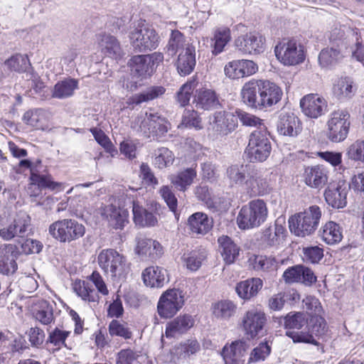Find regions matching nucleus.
Instances as JSON below:
<instances>
[{"label":"nucleus","instance_id":"obj_33","mask_svg":"<svg viewBox=\"0 0 364 364\" xmlns=\"http://www.w3.org/2000/svg\"><path fill=\"white\" fill-rule=\"evenodd\" d=\"M263 282L259 278H252L239 282L235 290L237 295L244 300L255 296L262 288Z\"/></svg>","mask_w":364,"mask_h":364},{"label":"nucleus","instance_id":"obj_30","mask_svg":"<svg viewBox=\"0 0 364 364\" xmlns=\"http://www.w3.org/2000/svg\"><path fill=\"white\" fill-rule=\"evenodd\" d=\"M257 65L252 60H238L229 63V77L239 79L255 74Z\"/></svg>","mask_w":364,"mask_h":364},{"label":"nucleus","instance_id":"obj_12","mask_svg":"<svg viewBox=\"0 0 364 364\" xmlns=\"http://www.w3.org/2000/svg\"><path fill=\"white\" fill-rule=\"evenodd\" d=\"M277 58L285 65L301 63L305 58L303 47L295 40L284 39L274 48Z\"/></svg>","mask_w":364,"mask_h":364},{"label":"nucleus","instance_id":"obj_57","mask_svg":"<svg viewBox=\"0 0 364 364\" xmlns=\"http://www.w3.org/2000/svg\"><path fill=\"white\" fill-rule=\"evenodd\" d=\"M31 179L33 183H36L41 188H48L51 191L59 190L61 188L62 183L55 182L50 176L38 175L32 173Z\"/></svg>","mask_w":364,"mask_h":364},{"label":"nucleus","instance_id":"obj_62","mask_svg":"<svg viewBox=\"0 0 364 364\" xmlns=\"http://www.w3.org/2000/svg\"><path fill=\"white\" fill-rule=\"evenodd\" d=\"M271 352V347L267 342L261 343L251 352L248 363L264 360Z\"/></svg>","mask_w":364,"mask_h":364},{"label":"nucleus","instance_id":"obj_8","mask_svg":"<svg viewBox=\"0 0 364 364\" xmlns=\"http://www.w3.org/2000/svg\"><path fill=\"white\" fill-rule=\"evenodd\" d=\"M49 233L60 242H70L82 237L85 228L75 219H62L50 225Z\"/></svg>","mask_w":364,"mask_h":364},{"label":"nucleus","instance_id":"obj_13","mask_svg":"<svg viewBox=\"0 0 364 364\" xmlns=\"http://www.w3.org/2000/svg\"><path fill=\"white\" fill-rule=\"evenodd\" d=\"M267 321L266 314L261 307L254 306L250 309L242 320L245 334L250 338L262 336Z\"/></svg>","mask_w":364,"mask_h":364},{"label":"nucleus","instance_id":"obj_49","mask_svg":"<svg viewBox=\"0 0 364 364\" xmlns=\"http://www.w3.org/2000/svg\"><path fill=\"white\" fill-rule=\"evenodd\" d=\"M247 345L245 341H235L230 346L229 364H243L244 356L247 349Z\"/></svg>","mask_w":364,"mask_h":364},{"label":"nucleus","instance_id":"obj_5","mask_svg":"<svg viewBox=\"0 0 364 364\" xmlns=\"http://www.w3.org/2000/svg\"><path fill=\"white\" fill-rule=\"evenodd\" d=\"M268 216V209L263 200H251L244 205L237 217V223L240 229L248 230L260 226Z\"/></svg>","mask_w":364,"mask_h":364},{"label":"nucleus","instance_id":"obj_15","mask_svg":"<svg viewBox=\"0 0 364 364\" xmlns=\"http://www.w3.org/2000/svg\"><path fill=\"white\" fill-rule=\"evenodd\" d=\"M284 321V327L287 329L286 335L291 338L294 342L311 343V336L306 334L304 331L295 332L294 330H301L303 328L306 330L307 318L304 313H289L284 318H280V321Z\"/></svg>","mask_w":364,"mask_h":364},{"label":"nucleus","instance_id":"obj_60","mask_svg":"<svg viewBox=\"0 0 364 364\" xmlns=\"http://www.w3.org/2000/svg\"><path fill=\"white\" fill-rule=\"evenodd\" d=\"M213 41V49L212 52L213 54L216 55L223 50L228 43V30L226 28L216 30Z\"/></svg>","mask_w":364,"mask_h":364},{"label":"nucleus","instance_id":"obj_52","mask_svg":"<svg viewBox=\"0 0 364 364\" xmlns=\"http://www.w3.org/2000/svg\"><path fill=\"white\" fill-rule=\"evenodd\" d=\"M252 265L255 270L271 271L276 269L277 262L275 258L264 255L255 256L252 260Z\"/></svg>","mask_w":364,"mask_h":364},{"label":"nucleus","instance_id":"obj_63","mask_svg":"<svg viewBox=\"0 0 364 364\" xmlns=\"http://www.w3.org/2000/svg\"><path fill=\"white\" fill-rule=\"evenodd\" d=\"M138 357L132 350L123 349L117 355L116 364H140Z\"/></svg>","mask_w":364,"mask_h":364},{"label":"nucleus","instance_id":"obj_26","mask_svg":"<svg viewBox=\"0 0 364 364\" xmlns=\"http://www.w3.org/2000/svg\"><path fill=\"white\" fill-rule=\"evenodd\" d=\"M97 44L102 53L112 58L121 57L122 50L119 41L113 36L100 33L97 36Z\"/></svg>","mask_w":364,"mask_h":364},{"label":"nucleus","instance_id":"obj_34","mask_svg":"<svg viewBox=\"0 0 364 364\" xmlns=\"http://www.w3.org/2000/svg\"><path fill=\"white\" fill-rule=\"evenodd\" d=\"M188 225L193 233L205 235L213 227V220L206 214L197 212L188 218Z\"/></svg>","mask_w":364,"mask_h":364},{"label":"nucleus","instance_id":"obj_64","mask_svg":"<svg viewBox=\"0 0 364 364\" xmlns=\"http://www.w3.org/2000/svg\"><path fill=\"white\" fill-rule=\"evenodd\" d=\"M352 35L355 39V48L352 51L353 57L360 62L364 66V46L362 44L361 32L355 28L352 30Z\"/></svg>","mask_w":364,"mask_h":364},{"label":"nucleus","instance_id":"obj_45","mask_svg":"<svg viewBox=\"0 0 364 364\" xmlns=\"http://www.w3.org/2000/svg\"><path fill=\"white\" fill-rule=\"evenodd\" d=\"M173 161V154L166 147L158 148L154 152L153 164L156 168L163 169L171 166Z\"/></svg>","mask_w":364,"mask_h":364},{"label":"nucleus","instance_id":"obj_31","mask_svg":"<svg viewBox=\"0 0 364 364\" xmlns=\"http://www.w3.org/2000/svg\"><path fill=\"white\" fill-rule=\"evenodd\" d=\"M128 66L131 74L136 77H144L153 72V68L150 65V59L148 55H145L132 56L128 62Z\"/></svg>","mask_w":364,"mask_h":364},{"label":"nucleus","instance_id":"obj_9","mask_svg":"<svg viewBox=\"0 0 364 364\" xmlns=\"http://www.w3.org/2000/svg\"><path fill=\"white\" fill-rule=\"evenodd\" d=\"M350 125V114L346 109L331 112L326 122V136L332 142L344 141L348 134Z\"/></svg>","mask_w":364,"mask_h":364},{"label":"nucleus","instance_id":"obj_27","mask_svg":"<svg viewBox=\"0 0 364 364\" xmlns=\"http://www.w3.org/2000/svg\"><path fill=\"white\" fill-rule=\"evenodd\" d=\"M356 90L350 77H339L335 80L333 84L332 93L338 100L345 101L350 99L355 95Z\"/></svg>","mask_w":364,"mask_h":364},{"label":"nucleus","instance_id":"obj_53","mask_svg":"<svg viewBox=\"0 0 364 364\" xmlns=\"http://www.w3.org/2000/svg\"><path fill=\"white\" fill-rule=\"evenodd\" d=\"M159 193L169 210L173 213L176 218L178 220L180 214L177 212L178 200L171 188L168 186H163L159 190Z\"/></svg>","mask_w":364,"mask_h":364},{"label":"nucleus","instance_id":"obj_55","mask_svg":"<svg viewBox=\"0 0 364 364\" xmlns=\"http://www.w3.org/2000/svg\"><path fill=\"white\" fill-rule=\"evenodd\" d=\"M109 333L111 336H119L124 339H130L132 336V332L128 325L118 320H112L109 323Z\"/></svg>","mask_w":364,"mask_h":364},{"label":"nucleus","instance_id":"obj_59","mask_svg":"<svg viewBox=\"0 0 364 364\" xmlns=\"http://www.w3.org/2000/svg\"><path fill=\"white\" fill-rule=\"evenodd\" d=\"M193 127L196 129H202L201 121L194 110L186 109L183 114L181 123L178 127Z\"/></svg>","mask_w":364,"mask_h":364},{"label":"nucleus","instance_id":"obj_29","mask_svg":"<svg viewBox=\"0 0 364 364\" xmlns=\"http://www.w3.org/2000/svg\"><path fill=\"white\" fill-rule=\"evenodd\" d=\"M142 278L144 284L151 288L162 287L168 279L167 272L159 267H149L142 272Z\"/></svg>","mask_w":364,"mask_h":364},{"label":"nucleus","instance_id":"obj_20","mask_svg":"<svg viewBox=\"0 0 364 364\" xmlns=\"http://www.w3.org/2000/svg\"><path fill=\"white\" fill-rule=\"evenodd\" d=\"M299 117L292 112H282L277 123L278 132L284 136H295L301 131Z\"/></svg>","mask_w":364,"mask_h":364},{"label":"nucleus","instance_id":"obj_56","mask_svg":"<svg viewBox=\"0 0 364 364\" xmlns=\"http://www.w3.org/2000/svg\"><path fill=\"white\" fill-rule=\"evenodd\" d=\"M198 82L196 79H192L183 84L177 92V100L181 106L184 107L189 103L193 90Z\"/></svg>","mask_w":364,"mask_h":364},{"label":"nucleus","instance_id":"obj_58","mask_svg":"<svg viewBox=\"0 0 364 364\" xmlns=\"http://www.w3.org/2000/svg\"><path fill=\"white\" fill-rule=\"evenodd\" d=\"M323 257V250L318 246L303 248V260L306 263L317 264Z\"/></svg>","mask_w":364,"mask_h":364},{"label":"nucleus","instance_id":"obj_17","mask_svg":"<svg viewBox=\"0 0 364 364\" xmlns=\"http://www.w3.org/2000/svg\"><path fill=\"white\" fill-rule=\"evenodd\" d=\"M135 252L142 259H156L163 254V247L156 240L146 237L145 235L139 234L135 238Z\"/></svg>","mask_w":364,"mask_h":364},{"label":"nucleus","instance_id":"obj_44","mask_svg":"<svg viewBox=\"0 0 364 364\" xmlns=\"http://www.w3.org/2000/svg\"><path fill=\"white\" fill-rule=\"evenodd\" d=\"M73 290L82 300L88 302H97L98 295L89 283L85 281H76L73 284Z\"/></svg>","mask_w":364,"mask_h":364},{"label":"nucleus","instance_id":"obj_39","mask_svg":"<svg viewBox=\"0 0 364 364\" xmlns=\"http://www.w3.org/2000/svg\"><path fill=\"white\" fill-rule=\"evenodd\" d=\"M205 258L206 253L203 250H195L185 252L181 257V260L188 270L196 272L201 267Z\"/></svg>","mask_w":364,"mask_h":364},{"label":"nucleus","instance_id":"obj_6","mask_svg":"<svg viewBox=\"0 0 364 364\" xmlns=\"http://www.w3.org/2000/svg\"><path fill=\"white\" fill-rule=\"evenodd\" d=\"M129 38L134 50L140 53L155 50L160 43L156 30L141 21L131 28Z\"/></svg>","mask_w":364,"mask_h":364},{"label":"nucleus","instance_id":"obj_14","mask_svg":"<svg viewBox=\"0 0 364 364\" xmlns=\"http://www.w3.org/2000/svg\"><path fill=\"white\" fill-rule=\"evenodd\" d=\"M31 232L30 216L25 212H19L7 227L0 229V237L4 240H11L15 237L25 238Z\"/></svg>","mask_w":364,"mask_h":364},{"label":"nucleus","instance_id":"obj_2","mask_svg":"<svg viewBox=\"0 0 364 364\" xmlns=\"http://www.w3.org/2000/svg\"><path fill=\"white\" fill-rule=\"evenodd\" d=\"M168 121L158 112H146L136 117L131 122V128L146 137L164 136L170 129Z\"/></svg>","mask_w":364,"mask_h":364},{"label":"nucleus","instance_id":"obj_36","mask_svg":"<svg viewBox=\"0 0 364 364\" xmlns=\"http://www.w3.org/2000/svg\"><path fill=\"white\" fill-rule=\"evenodd\" d=\"M132 213L134 222L136 225L139 227H153L158 223L155 215L146 210L137 202H133Z\"/></svg>","mask_w":364,"mask_h":364},{"label":"nucleus","instance_id":"obj_18","mask_svg":"<svg viewBox=\"0 0 364 364\" xmlns=\"http://www.w3.org/2000/svg\"><path fill=\"white\" fill-rule=\"evenodd\" d=\"M300 107L306 116L316 119L324 114L327 102L317 94H309L301 99Z\"/></svg>","mask_w":364,"mask_h":364},{"label":"nucleus","instance_id":"obj_48","mask_svg":"<svg viewBox=\"0 0 364 364\" xmlns=\"http://www.w3.org/2000/svg\"><path fill=\"white\" fill-rule=\"evenodd\" d=\"M5 65L10 71L17 73H24L31 66V63L27 55L22 54H15L7 59Z\"/></svg>","mask_w":364,"mask_h":364},{"label":"nucleus","instance_id":"obj_11","mask_svg":"<svg viewBox=\"0 0 364 364\" xmlns=\"http://www.w3.org/2000/svg\"><path fill=\"white\" fill-rule=\"evenodd\" d=\"M184 293L179 289H169L159 297L157 312L161 318L173 317L184 305Z\"/></svg>","mask_w":364,"mask_h":364},{"label":"nucleus","instance_id":"obj_7","mask_svg":"<svg viewBox=\"0 0 364 364\" xmlns=\"http://www.w3.org/2000/svg\"><path fill=\"white\" fill-rule=\"evenodd\" d=\"M268 136L266 127L255 130L250 135L245 153L251 162H262L269 157L272 146Z\"/></svg>","mask_w":364,"mask_h":364},{"label":"nucleus","instance_id":"obj_41","mask_svg":"<svg viewBox=\"0 0 364 364\" xmlns=\"http://www.w3.org/2000/svg\"><path fill=\"white\" fill-rule=\"evenodd\" d=\"M196 177V171L193 168H188L171 178V183L181 191H185Z\"/></svg>","mask_w":364,"mask_h":364},{"label":"nucleus","instance_id":"obj_35","mask_svg":"<svg viewBox=\"0 0 364 364\" xmlns=\"http://www.w3.org/2000/svg\"><path fill=\"white\" fill-rule=\"evenodd\" d=\"M319 235L324 242L332 245L338 244L342 240L343 230L338 224L329 221L321 227Z\"/></svg>","mask_w":364,"mask_h":364},{"label":"nucleus","instance_id":"obj_25","mask_svg":"<svg viewBox=\"0 0 364 364\" xmlns=\"http://www.w3.org/2000/svg\"><path fill=\"white\" fill-rule=\"evenodd\" d=\"M196 63V48L192 44H188L178 55L176 64L178 73L181 76L189 75L193 70Z\"/></svg>","mask_w":364,"mask_h":364},{"label":"nucleus","instance_id":"obj_47","mask_svg":"<svg viewBox=\"0 0 364 364\" xmlns=\"http://www.w3.org/2000/svg\"><path fill=\"white\" fill-rule=\"evenodd\" d=\"M348 160L364 164V139H359L350 144L346 150Z\"/></svg>","mask_w":364,"mask_h":364},{"label":"nucleus","instance_id":"obj_51","mask_svg":"<svg viewBox=\"0 0 364 364\" xmlns=\"http://www.w3.org/2000/svg\"><path fill=\"white\" fill-rule=\"evenodd\" d=\"M90 131L92 134L96 141L105 149L106 152L109 153L112 156H114L117 154V149L103 131L97 127L91 128Z\"/></svg>","mask_w":364,"mask_h":364},{"label":"nucleus","instance_id":"obj_10","mask_svg":"<svg viewBox=\"0 0 364 364\" xmlns=\"http://www.w3.org/2000/svg\"><path fill=\"white\" fill-rule=\"evenodd\" d=\"M343 31L335 28L331 33L329 40L330 46H328L320 52L318 62L323 68H327L336 63L344 56V50L346 49L343 41Z\"/></svg>","mask_w":364,"mask_h":364},{"label":"nucleus","instance_id":"obj_32","mask_svg":"<svg viewBox=\"0 0 364 364\" xmlns=\"http://www.w3.org/2000/svg\"><path fill=\"white\" fill-rule=\"evenodd\" d=\"M193 103L197 109L209 110L216 108L219 101L215 91L203 88L196 90Z\"/></svg>","mask_w":364,"mask_h":364},{"label":"nucleus","instance_id":"obj_61","mask_svg":"<svg viewBox=\"0 0 364 364\" xmlns=\"http://www.w3.org/2000/svg\"><path fill=\"white\" fill-rule=\"evenodd\" d=\"M303 307L311 316H320L323 312L319 300L313 296H307L303 299Z\"/></svg>","mask_w":364,"mask_h":364},{"label":"nucleus","instance_id":"obj_43","mask_svg":"<svg viewBox=\"0 0 364 364\" xmlns=\"http://www.w3.org/2000/svg\"><path fill=\"white\" fill-rule=\"evenodd\" d=\"M306 334L311 336V342L314 341L313 336L321 337L327 332L326 323L324 318L320 316H311L309 321H307Z\"/></svg>","mask_w":364,"mask_h":364},{"label":"nucleus","instance_id":"obj_40","mask_svg":"<svg viewBox=\"0 0 364 364\" xmlns=\"http://www.w3.org/2000/svg\"><path fill=\"white\" fill-rule=\"evenodd\" d=\"M237 119H240L241 122L245 126L255 127L257 129H262L263 127H266L264 124V120L257 117V116L247 112H237V116L232 115L229 118V130L235 128L237 125Z\"/></svg>","mask_w":364,"mask_h":364},{"label":"nucleus","instance_id":"obj_50","mask_svg":"<svg viewBox=\"0 0 364 364\" xmlns=\"http://www.w3.org/2000/svg\"><path fill=\"white\" fill-rule=\"evenodd\" d=\"M166 89L162 86H153L148 88L143 92L135 95L133 98V102L139 105L144 102L153 100L165 93Z\"/></svg>","mask_w":364,"mask_h":364},{"label":"nucleus","instance_id":"obj_22","mask_svg":"<svg viewBox=\"0 0 364 364\" xmlns=\"http://www.w3.org/2000/svg\"><path fill=\"white\" fill-rule=\"evenodd\" d=\"M16 247L11 244L0 246V273L12 275L18 269Z\"/></svg>","mask_w":364,"mask_h":364},{"label":"nucleus","instance_id":"obj_1","mask_svg":"<svg viewBox=\"0 0 364 364\" xmlns=\"http://www.w3.org/2000/svg\"><path fill=\"white\" fill-rule=\"evenodd\" d=\"M283 95L282 90L269 80H250L241 90L242 102L248 107L263 109L278 103Z\"/></svg>","mask_w":364,"mask_h":364},{"label":"nucleus","instance_id":"obj_4","mask_svg":"<svg viewBox=\"0 0 364 364\" xmlns=\"http://www.w3.org/2000/svg\"><path fill=\"white\" fill-rule=\"evenodd\" d=\"M97 263L104 274L114 281L124 279L129 269L126 257L112 248L99 253Z\"/></svg>","mask_w":364,"mask_h":364},{"label":"nucleus","instance_id":"obj_21","mask_svg":"<svg viewBox=\"0 0 364 364\" xmlns=\"http://www.w3.org/2000/svg\"><path fill=\"white\" fill-rule=\"evenodd\" d=\"M282 277L285 282L289 284L301 282L306 285H311L316 281L313 271L302 265L289 267L284 271Z\"/></svg>","mask_w":364,"mask_h":364},{"label":"nucleus","instance_id":"obj_24","mask_svg":"<svg viewBox=\"0 0 364 364\" xmlns=\"http://www.w3.org/2000/svg\"><path fill=\"white\" fill-rule=\"evenodd\" d=\"M192 316L183 314L177 316L166 326L165 335L167 338H176L186 333L194 325Z\"/></svg>","mask_w":364,"mask_h":364},{"label":"nucleus","instance_id":"obj_42","mask_svg":"<svg viewBox=\"0 0 364 364\" xmlns=\"http://www.w3.org/2000/svg\"><path fill=\"white\" fill-rule=\"evenodd\" d=\"M104 215L106 216L109 225L114 229H122L127 223L124 213L112 205L105 208Z\"/></svg>","mask_w":364,"mask_h":364},{"label":"nucleus","instance_id":"obj_54","mask_svg":"<svg viewBox=\"0 0 364 364\" xmlns=\"http://www.w3.org/2000/svg\"><path fill=\"white\" fill-rule=\"evenodd\" d=\"M231 178L234 179L236 183H242L245 181V185L247 189H250V191L254 193H260L261 191L258 187V179L253 176H248V178L246 179V176L245 173L238 171L235 172L234 175V171L231 170Z\"/></svg>","mask_w":364,"mask_h":364},{"label":"nucleus","instance_id":"obj_38","mask_svg":"<svg viewBox=\"0 0 364 364\" xmlns=\"http://www.w3.org/2000/svg\"><path fill=\"white\" fill-rule=\"evenodd\" d=\"M78 88V81L74 78H67L58 82L53 87L52 96L57 99L68 98L73 95Z\"/></svg>","mask_w":364,"mask_h":364},{"label":"nucleus","instance_id":"obj_19","mask_svg":"<svg viewBox=\"0 0 364 364\" xmlns=\"http://www.w3.org/2000/svg\"><path fill=\"white\" fill-rule=\"evenodd\" d=\"M349 190L348 185L344 181L329 186L324 193L326 203L335 208H342L346 205V196Z\"/></svg>","mask_w":364,"mask_h":364},{"label":"nucleus","instance_id":"obj_23","mask_svg":"<svg viewBox=\"0 0 364 364\" xmlns=\"http://www.w3.org/2000/svg\"><path fill=\"white\" fill-rule=\"evenodd\" d=\"M287 230L284 218H277L273 225L266 228L262 231V241L269 246H276L284 240Z\"/></svg>","mask_w":364,"mask_h":364},{"label":"nucleus","instance_id":"obj_3","mask_svg":"<svg viewBox=\"0 0 364 364\" xmlns=\"http://www.w3.org/2000/svg\"><path fill=\"white\" fill-rule=\"evenodd\" d=\"M322 216V211L317 205H311L303 212L298 213L289 219L290 231L298 237L310 235L317 229Z\"/></svg>","mask_w":364,"mask_h":364},{"label":"nucleus","instance_id":"obj_37","mask_svg":"<svg viewBox=\"0 0 364 364\" xmlns=\"http://www.w3.org/2000/svg\"><path fill=\"white\" fill-rule=\"evenodd\" d=\"M70 331L62 330L58 327L48 333L45 346L48 350L55 353L63 347L66 346L65 341L70 336Z\"/></svg>","mask_w":364,"mask_h":364},{"label":"nucleus","instance_id":"obj_16","mask_svg":"<svg viewBox=\"0 0 364 364\" xmlns=\"http://www.w3.org/2000/svg\"><path fill=\"white\" fill-rule=\"evenodd\" d=\"M264 42V38L259 33L253 31L237 38L234 45L243 53L259 54L265 49Z\"/></svg>","mask_w":364,"mask_h":364},{"label":"nucleus","instance_id":"obj_28","mask_svg":"<svg viewBox=\"0 0 364 364\" xmlns=\"http://www.w3.org/2000/svg\"><path fill=\"white\" fill-rule=\"evenodd\" d=\"M305 183L314 188H323L328 181L327 171L322 166L307 167L304 173Z\"/></svg>","mask_w":364,"mask_h":364},{"label":"nucleus","instance_id":"obj_46","mask_svg":"<svg viewBox=\"0 0 364 364\" xmlns=\"http://www.w3.org/2000/svg\"><path fill=\"white\" fill-rule=\"evenodd\" d=\"M188 43H186V38L183 34L178 31H171L170 38L166 46V51L168 55L173 56L181 49L184 50Z\"/></svg>","mask_w":364,"mask_h":364}]
</instances>
